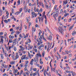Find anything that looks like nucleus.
I'll list each match as a JSON object with an SVG mask.
<instances>
[{"instance_id":"f257e3e1","label":"nucleus","mask_w":76,"mask_h":76,"mask_svg":"<svg viewBox=\"0 0 76 76\" xmlns=\"http://www.w3.org/2000/svg\"><path fill=\"white\" fill-rule=\"evenodd\" d=\"M42 39H43L44 41H47V40H46L45 37H44L43 35L40 36V38L39 37V39H37V42H41V44H42Z\"/></svg>"},{"instance_id":"f03ea898","label":"nucleus","mask_w":76,"mask_h":76,"mask_svg":"<svg viewBox=\"0 0 76 76\" xmlns=\"http://www.w3.org/2000/svg\"><path fill=\"white\" fill-rule=\"evenodd\" d=\"M48 48L47 50L48 51V50L49 49V48H51V45H52V44L50 43V42H48Z\"/></svg>"},{"instance_id":"7ed1b4c3","label":"nucleus","mask_w":76,"mask_h":76,"mask_svg":"<svg viewBox=\"0 0 76 76\" xmlns=\"http://www.w3.org/2000/svg\"><path fill=\"white\" fill-rule=\"evenodd\" d=\"M17 38H16L14 40L12 41V43L15 44H18V42L17 41Z\"/></svg>"},{"instance_id":"20e7f679","label":"nucleus","mask_w":76,"mask_h":76,"mask_svg":"<svg viewBox=\"0 0 76 76\" xmlns=\"http://www.w3.org/2000/svg\"><path fill=\"white\" fill-rule=\"evenodd\" d=\"M31 15H32V16L33 17V18H34V16L35 17H36L37 16V13L35 14V12H33L31 13Z\"/></svg>"},{"instance_id":"39448f33","label":"nucleus","mask_w":76,"mask_h":76,"mask_svg":"<svg viewBox=\"0 0 76 76\" xmlns=\"http://www.w3.org/2000/svg\"><path fill=\"white\" fill-rule=\"evenodd\" d=\"M58 28L59 32H61V34H62L63 33V31H64L63 29L62 28L60 27H59Z\"/></svg>"},{"instance_id":"423d86ee","label":"nucleus","mask_w":76,"mask_h":76,"mask_svg":"<svg viewBox=\"0 0 76 76\" xmlns=\"http://www.w3.org/2000/svg\"><path fill=\"white\" fill-rule=\"evenodd\" d=\"M53 16L54 18H56V17H57V16H58V14L57 13H56V12H54V13L53 15Z\"/></svg>"},{"instance_id":"0eeeda50","label":"nucleus","mask_w":76,"mask_h":76,"mask_svg":"<svg viewBox=\"0 0 76 76\" xmlns=\"http://www.w3.org/2000/svg\"><path fill=\"white\" fill-rule=\"evenodd\" d=\"M26 56L25 55H23L21 58L22 60H25L26 58Z\"/></svg>"},{"instance_id":"6e6552de","label":"nucleus","mask_w":76,"mask_h":76,"mask_svg":"<svg viewBox=\"0 0 76 76\" xmlns=\"http://www.w3.org/2000/svg\"><path fill=\"white\" fill-rule=\"evenodd\" d=\"M34 61L35 62H36L37 61H38V57H35L34 58Z\"/></svg>"},{"instance_id":"1a4fd4ad","label":"nucleus","mask_w":76,"mask_h":76,"mask_svg":"<svg viewBox=\"0 0 76 76\" xmlns=\"http://www.w3.org/2000/svg\"><path fill=\"white\" fill-rule=\"evenodd\" d=\"M44 47V45L42 44H41V45H40L38 48L39 49V50H40V49H41V47Z\"/></svg>"},{"instance_id":"9d476101","label":"nucleus","mask_w":76,"mask_h":76,"mask_svg":"<svg viewBox=\"0 0 76 76\" xmlns=\"http://www.w3.org/2000/svg\"><path fill=\"white\" fill-rule=\"evenodd\" d=\"M25 48L24 47H23L22 48H21L20 49H19V51H23L24 50H25Z\"/></svg>"},{"instance_id":"9b49d317","label":"nucleus","mask_w":76,"mask_h":76,"mask_svg":"<svg viewBox=\"0 0 76 76\" xmlns=\"http://www.w3.org/2000/svg\"><path fill=\"white\" fill-rule=\"evenodd\" d=\"M73 26H74V24H73L72 26L69 27V30L70 31V30H71V29H73Z\"/></svg>"},{"instance_id":"f8f14e48","label":"nucleus","mask_w":76,"mask_h":76,"mask_svg":"<svg viewBox=\"0 0 76 76\" xmlns=\"http://www.w3.org/2000/svg\"><path fill=\"white\" fill-rule=\"evenodd\" d=\"M52 39V36H51V35H49V40H51V39Z\"/></svg>"},{"instance_id":"ddd939ff","label":"nucleus","mask_w":76,"mask_h":76,"mask_svg":"<svg viewBox=\"0 0 76 76\" xmlns=\"http://www.w3.org/2000/svg\"><path fill=\"white\" fill-rule=\"evenodd\" d=\"M16 59L19 58V56L18 55V53H16Z\"/></svg>"},{"instance_id":"4468645a","label":"nucleus","mask_w":76,"mask_h":76,"mask_svg":"<svg viewBox=\"0 0 76 76\" xmlns=\"http://www.w3.org/2000/svg\"><path fill=\"white\" fill-rule=\"evenodd\" d=\"M28 47H29V48L30 49H32V47H33V46H30V45H29V46H28Z\"/></svg>"},{"instance_id":"2eb2a0df","label":"nucleus","mask_w":76,"mask_h":76,"mask_svg":"<svg viewBox=\"0 0 76 76\" xmlns=\"http://www.w3.org/2000/svg\"><path fill=\"white\" fill-rule=\"evenodd\" d=\"M19 13H20V12L19 11L15 13V15H18Z\"/></svg>"},{"instance_id":"dca6fc26","label":"nucleus","mask_w":76,"mask_h":76,"mask_svg":"<svg viewBox=\"0 0 76 76\" xmlns=\"http://www.w3.org/2000/svg\"><path fill=\"white\" fill-rule=\"evenodd\" d=\"M23 41L21 40L20 42V44H22V45H23Z\"/></svg>"},{"instance_id":"f3484780","label":"nucleus","mask_w":76,"mask_h":76,"mask_svg":"<svg viewBox=\"0 0 76 76\" xmlns=\"http://www.w3.org/2000/svg\"><path fill=\"white\" fill-rule=\"evenodd\" d=\"M68 15H69V13H66V14L64 15V17H66V16H67Z\"/></svg>"},{"instance_id":"a211bd4d","label":"nucleus","mask_w":76,"mask_h":76,"mask_svg":"<svg viewBox=\"0 0 76 76\" xmlns=\"http://www.w3.org/2000/svg\"><path fill=\"white\" fill-rule=\"evenodd\" d=\"M45 54V51H43L42 53V56L43 57H44V56Z\"/></svg>"},{"instance_id":"6ab92c4d","label":"nucleus","mask_w":76,"mask_h":76,"mask_svg":"<svg viewBox=\"0 0 76 76\" xmlns=\"http://www.w3.org/2000/svg\"><path fill=\"white\" fill-rule=\"evenodd\" d=\"M2 66L3 67H4V68H7V66H6V65H4V64H2Z\"/></svg>"},{"instance_id":"aec40b11","label":"nucleus","mask_w":76,"mask_h":76,"mask_svg":"<svg viewBox=\"0 0 76 76\" xmlns=\"http://www.w3.org/2000/svg\"><path fill=\"white\" fill-rule=\"evenodd\" d=\"M17 3L18 5H19L20 4V0H18L17 1Z\"/></svg>"},{"instance_id":"412c9836","label":"nucleus","mask_w":76,"mask_h":76,"mask_svg":"<svg viewBox=\"0 0 76 76\" xmlns=\"http://www.w3.org/2000/svg\"><path fill=\"white\" fill-rule=\"evenodd\" d=\"M28 56L30 57V58H32V57H31V56H32V55H31V54H30V53H29L28 54Z\"/></svg>"},{"instance_id":"4be33fe9","label":"nucleus","mask_w":76,"mask_h":76,"mask_svg":"<svg viewBox=\"0 0 76 76\" xmlns=\"http://www.w3.org/2000/svg\"><path fill=\"white\" fill-rule=\"evenodd\" d=\"M15 61H12L10 62L11 64H14Z\"/></svg>"},{"instance_id":"5701e85b","label":"nucleus","mask_w":76,"mask_h":76,"mask_svg":"<svg viewBox=\"0 0 76 76\" xmlns=\"http://www.w3.org/2000/svg\"><path fill=\"white\" fill-rule=\"evenodd\" d=\"M28 43H30V42H31V40L30 39H28Z\"/></svg>"},{"instance_id":"b1692460","label":"nucleus","mask_w":76,"mask_h":76,"mask_svg":"<svg viewBox=\"0 0 76 76\" xmlns=\"http://www.w3.org/2000/svg\"><path fill=\"white\" fill-rule=\"evenodd\" d=\"M34 11L35 12H37V8L36 7L34 8Z\"/></svg>"},{"instance_id":"393cba45","label":"nucleus","mask_w":76,"mask_h":76,"mask_svg":"<svg viewBox=\"0 0 76 76\" xmlns=\"http://www.w3.org/2000/svg\"><path fill=\"white\" fill-rule=\"evenodd\" d=\"M45 6L47 7V8L48 7V4H47V2L46 3V4H45Z\"/></svg>"},{"instance_id":"a878e982","label":"nucleus","mask_w":76,"mask_h":76,"mask_svg":"<svg viewBox=\"0 0 76 76\" xmlns=\"http://www.w3.org/2000/svg\"><path fill=\"white\" fill-rule=\"evenodd\" d=\"M60 19H61V16H60V17H58V22H60Z\"/></svg>"},{"instance_id":"bb28decb","label":"nucleus","mask_w":76,"mask_h":76,"mask_svg":"<svg viewBox=\"0 0 76 76\" xmlns=\"http://www.w3.org/2000/svg\"><path fill=\"white\" fill-rule=\"evenodd\" d=\"M57 5H56L54 7V9H55V11H56V8H57Z\"/></svg>"},{"instance_id":"cd10ccee","label":"nucleus","mask_w":76,"mask_h":76,"mask_svg":"<svg viewBox=\"0 0 76 76\" xmlns=\"http://www.w3.org/2000/svg\"><path fill=\"white\" fill-rule=\"evenodd\" d=\"M9 42L12 43V39H10L9 40Z\"/></svg>"},{"instance_id":"c85d7f7f","label":"nucleus","mask_w":76,"mask_h":76,"mask_svg":"<svg viewBox=\"0 0 76 76\" xmlns=\"http://www.w3.org/2000/svg\"><path fill=\"white\" fill-rule=\"evenodd\" d=\"M1 57L2 59H3V54H1Z\"/></svg>"},{"instance_id":"c756f323","label":"nucleus","mask_w":76,"mask_h":76,"mask_svg":"<svg viewBox=\"0 0 76 76\" xmlns=\"http://www.w3.org/2000/svg\"><path fill=\"white\" fill-rule=\"evenodd\" d=\"M42 59L41 58L40 60V64H42V63L43 62L41 60H42Z\"/></svg>"},{"instance_id":"7c9ffc66","label":"nucleus","mask_w":76,"mask_h":76,"mask_svg":"<svg viewBox=\"0 0 76 76\" xmlns=\"http://www.w3.org/2000/svg\"><path fill=\"white\" fill-rule=\"evenodd\" d=\"M15 31H12L11 33V35H13V34H14V33H15Z\"/></svg>"},{"instance_id":"2f4dec72","label":"nucleus","mask_w":76,"mask_h":76,"mask_svg":"<svg viewBox=\"0 0 76 76\" xmlns=\"http://www.w3.org/2000/svg\"><path fill=\"white\" fill-rule=\"evenodd\" d=\"M38 42V43H37V45L39 46V45H40L41 44V42Z\"/></svg>"},{"instance_id":"473e14b6","label":"nucleus","mask_w":76,"mask_h":76,"mask_svg":"<svg viewBox=\"0 0 76 76\" xmlns=\"http://www.w3.org/2000/svg\"><path fill=\"white\" fill-rule=\"evenodd\" d=\"M50 66L51 68V70H52V68H53V67L51 66V63H50Z\"/></svg>"},{"instance_id":"72a5a7b5","label":"nucleus","mask_w":76,"mask_h":76,"mask_svg":"<svg viewBox=\"0 0 76 76\" xmlns=\"http://www.w3.org/2000/svg\"><path fill=\"white\" fill-rule=\"evenodd\" d=\"M72 76H75V75H76V73L75 72H74V73H72Z\"/></svg>"},{"instance_id":"f704fd0d","label":"nucleus","mask_w":76,"mask_h":76,"mask_svg":"<svg viewBox=\"0 0 76 76\" xmlns=\"http://www.w3.org/2000/svg\"><path fill=\"white\" fill-rule=\"evenodd\" d=\"M75 31H73L72 34L73 36H75Z\"/></svg>"},{"instance_id":"c9c22d12","label":"nucleus","mask_w":76,"mask_h":76,"mask_svg":"<svg viewBox=\"0 0 76 76\" xmlns=\"http://www.w3.org/2000/svg\"><path fill=\"white\" fill-rule=\"evenodd\" d=\"M4 22L5 23H8V21L6 20H4Z\"/></svg>"},{"instance_id":"e433bc0d","label":"nucleus","mask_w":76,"mask_h":76,"mask_svg":"<svg viewBox=\"0 0 76 76\" xmlns=\"http://www.w3.org/2000/svg\"><path fill=\"white\" fill-rule=\"evenodd\" d=\"M23 64H20V66L21 67H22L23 66Z\"/></svg>"},{"instance_id":"4c0bfd02","label":"nucleus","mask_w":76,"mask_h":76,"mask_svg":"<svg viewBox=\"0 0 76 76\" xmlns=\"http://www.w3.org/2000/svg\"><path fill=\"white\" fill-rule=\"evenodd\" d=\"M45 24H47V20L46 19H45Z\"/></svg>"},{"instance_id":"58836bf2","label":"nucleus","mask_w":76,"mask_h":76,"mask_svg":"<svg viewBox=\"0 0 76 76\" xmlns=\"http://www.w3.org/2000/svg\"><path fill=\"white\" fill-rule=\"evenodd\" d=\"M52 70H53V71L54 72H56V70L55 69L52 68Z\"/></svg>"},{"instance_id":"ea45409f","label":"nucleus","mask_w":76,"mask_h":76,"mask_svg":"<svg viewBox=\"0 0 76 76\" xmlns=\"http://www.w3.org/2000/svg\"><path fill=\"white\" fill-rule=\"evenodd\" d=\"M14 50L15 51H16L17 50V49H16V47H15L14 48Z\"/></svg>"},{"instance_id":"a19ab883","label":"nucleus","mask_w":76,"mask_h":76,"mask_svg":"<svg viewBox=\"0 0 76 76\" xmlns=\"http://www.w3.org/2000/svg\"><path fill=\"white\" fill-rule=\"evenodd\" d=\"M25 73H26V75H27L28 76H29V73H28V72H25Z\"/></svg>"},{"instance_id":"79ce46f5","label":"nucleus","mask_w":76,"mask_h":76,"mask_svg":"<svg viewBox=\"0 0 76 76\" xmlns=\"http://www.w3.org/2000/svg\"><path fill=\"white\" fill-rule=\"evenodd\" d=\"M1 41L2 42V43L3 44V42L4 41L3 40V39H1Z\"/></svg>"},{"instance_id":"37998d69","label":"nucleus","mask_w":76,"mask_h":76,"mask_svg":"<svg viewBox=\"0 0 76 76\" xmlns=\"http://www.w3.org/2000/svg\"><path fill=\"white\" fill-rule=\"evenodd\" d=\"M45 72L47 75L48 76H49V73L48 72H46V71H45Z\"/></svg>"},{"instance_id":"c03bdc74","label":"nucleus","mask_w":76,"mask_h":76,"mask_svg":"<svg viewBox=\"0 0 76 76\" xmlns=\"http://www.w3.org/2000/svg\"><path fill=\"white\" fill-rule=\"evenodd\" d=\"M26 64H28V63H29V61H25Z\"/></svg>"},{"instance_id":"a18cd8bd","label":"nucleus","mask_w":76,"mask_h":76,"mask_svg":"<svg viewBox=\"0 0 76 76\" xmlns=\"http://www.w3.org/2000/svg\"><path fill=\"white\" fill-rule=\"evenodd\" d=\"M22 53H23V54H25V53H26V51H22Z\"/></svg>"},{"instance_id":"49530a36","label":"nucleus","mask_w":76,"mask_h":76,"mask_svg":"<svg viewBox=\"0 0 76 76\" xmlns=\"http://www.w3.org/2000/svg\"><path fill=\"white\" fill-rule=\"evenodd\" d=\"M23 72V70H22L20 72V75H22V72Z\"/></svg>"},{"instance_id":"de8ad7c7","label":"nucleus","mask_w":76,"mask_h":76,"mask_svg":"<svg viewBox=\"0 0 76 76\" xmlns=\"http://www.w3.org/2000/svg\"><path fill=\"white\" fill-rule=\"evenodd\" d=\"M47 45H45V50H47Z\"/></svg>"},{"instance_id":"09e8293b","label":"nucleus","mask_w":76,"mask_h":76,"mask_svg":"<svg viewBox=\"0 0 76 76\" xmlns=\"http://www.w3.org/2000/svg\"><path fill=\"white\" fill-rule=\"evenodd\" d=\"M52 1L53 4H55V2H54V0H52Z\"/></svg>"},{"instance_id":"8fccbe9b","label":"nucleus","mask_w":76,"mask_h":76,"mask_svg":"<svg viewBox=\"0 0 76 76\" xmlns=\"http://www.w3.org/2000/svg\"><path fill=\"white\" fill-rule=\"evenodd\" d=\"M58 56L59 58H61V56H60V55L59 54H58Z\"/></svg>"},{"instance_id":"3c124183","label":"nucleus","mask_w":76,"mask_h":76,"mask_svg":"<svg viewBox=\"0 0 76 76\" xmlns=\"http://www.w3.org/2000/svg\"><path fill=\"white\" fill-rule=\"evenodd\" d=\"M2 50H3V53H5V52H4V48H2Z\"/></svg>"},{"instance_id":"603ef678","label":"nucleus","mask_w":76,"mask_h":76,"mask_svg":"<svg viewBox=\"0 0 76 76\" xmlns=\"http://www.w3.org/2000/svg\"><path fill=\"white\" fill-rule=\"evenodd\" d=\"M27 70V68H26V67L24 69V70H25V71H26Z\"/></svg>"},{"instance_id":"864d4df0","label":"nucleus","mask_w":76,"mask_h":76,"mask_svg":"<svg viewBox=\"0 0 76 76\" xmlns=\"http://www.w3.org/2000/svg\"><path fill=\"white\" fill-rule=\"evenodd\" d=\"M20 39H21V38H19L17 39V41H20Z\"/></svg>"},{"instance_id":"5fc2aeb1","label":"nucleus","mask_w":76,"mask_h":76,"mask_svg":"<svg viewBox=\"0 0 76 76\" xmlns=\"http://www.w3.org/2000/svg\"><path fill=\"white\" fill-rule=\"evenodd\" d=\"M15 45H16L15 44L13 43V44L12 45V48H13V47H14V46H15Z\"/></svg>"},{"instance_id":"6e6d98bb","label":"nucleus","mask_w":76,"mask_h":76,"mask_svg":"<svg viewBox=\"0 0 76 76\" xmlns=\"http://www.w3.org/2000/svg\"><path fill=\"white\" fill-rule=\"evenodd\" d=\"M28 13H30L31 12V9H29L28 10Z\"/></svg>"},{"instance_id":"4d7b16f0","label":"nucleus","mask_w":76,"mask_h":76,"mask_svg":"<svg viewBox=\"0 0 76 76\" xmlns=\"http://www.w3.org/2000/svg\"><path fill=\"white\" fill-rule=\"evenodd\" d=\"M13 28H11L10 29V31H13Z\"/></svg>"},{"instance_id":"13d9d810","label":"nucleus","mask_w":76,"mask_h":76,"mask_svg":"<svg viewBox=\"0 0 76 76\" xmlns=\"http://www.w3.org/2000/svg\"><path fill=\"white\" fill-rule=\"evenodd\" d=\"M34 51H35V52H36V53H37V49H34Z\"/></svg>"},{"instance_id":"bf43d9fd","label":"nucleus","mask_w":76,"mask_h":76,"mask_svg":"<svg viewBox=\"0 0 76 76\" xmlns=\"http://www.w3.org/2000/svg\"><path fill=\"white\" fill-rule=\"evenodd\" d=\"M19 37H20V38H22V37H23L21 35V34H20Z\"/></svg>"},{"instance_id":"052dcab7","label":"nucleus","mask_w":76,"mask_h":76,"mask_svg":"<svg viewBox=\"0 0 76 76\" xmlns=\"http://www.w3.org/2000/svg\"><path fill=\"white\" fill-rule=\"evenodd\" d=\"M23 75L24 76H26V73L25 72H24L23 73Z\"/></svg>"},{"instance_id":"680f3d73","label":"nucleus","mask_w":76,"mask_h":76,"mask_svg":"<svg viewBox=\"0 0 76 76\" xmlns=\"http://www.w3.org/2000/svg\"><path fill=\"white\" fill-rule=\"evenodd\" d=\"M63 9H61V11H60V13H62L63 12Z\"/></svg>"},{"instance_id":"e2e57ef3","label":"nucleus","mask_w":76,"mask_h":76,"mask_svg":"<svg viewBox=\"0 0 76 76\" xmlns=\"http://www.w3.org/2000/svg\"><path fill=\"white\" fill-rule=\"evenodd\" d=\"M26 8V6H25L23 8V9L24 10H25Z\"/></svg>"},{"instance_id":"0e129e2a","label":"nucleus","mask_w":76,"mask_h":76,"mask_svg":"<svg viewBox=\"0 0 76 76\" xmlns=\"http://www.w3.org/2000/svg\"><path fill=\"white\" fill-rule=\"evenodd\" d=\"M22 54H23L21 52L20 53V54H19V56H22Z\"/></svg>"},{"instance_id":"69168bd1","label":"nucleus","mask_w":76,"mask_h":76,"mask_svg":"<svg viewBox=\"0 0 76 76\" xmlns=\"http://www.w3.org/2000/svg\"><path fill=\"white\" fill-rule=\"evenodd\" d=\"M19 33H20L19 31H17L16 34H17V35H18Z\"/></svg>"},{"instance_id":"338daca9","label":"nucleus","mask_w":76,"mask_h":76,"mask_svg":"<svg viewBox=\"0 0 76 76\" xmlns=\"http://www.w3.org/2000/svg\"><path fill=\"white\" fill-rule=\"evenodd\" d=\"M15 73H17V72H18V69H16L15 70Z\"/></svg>"},{"instance_id":"774afa93","label":"nucleus","mask_w":76,"mask_h":76,"mask_svg":"<svg viewBox=\"0 0 76 76\" xmlns=\"http://www.w3.org/2000/svg\"><path fill=\"white\" fill-rule=\"evenodd\" d=\"M33 61H34V59H32L31 60V61H30V62H33Z\"/></svg>"}]
</instances>
